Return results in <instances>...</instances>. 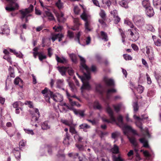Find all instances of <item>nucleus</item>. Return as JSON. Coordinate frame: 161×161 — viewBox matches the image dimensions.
Listing matches in <instances>:
<instances>
[{
    "instance_id": "nucleus-13",
    "label": "nucleus",
    "mask_w": 161,
    "mask_h": 161,
    "mask_svg": "<svg viewBox=\"0 0 161 161\" xmlns=\"http://www.w3.org/2000/svg\"><path fill=\"white\" fill-rule=\"evenodd\" d=\"M41 5L43 7L44 13L46 16L48 17V19L50 21L55 20L53 15L50 12V9L48 7H43L41 3Z\"/></svg>"
},
{
    "instance_id": "nucleus-39",
    "label": "nucleus",
    "mask_w": 161,
    "mask_h": 161,
    "mask_svg": "<svg viewBox=\"0 0 161 161\" xmlns=\"http://www.w3.org/2000/svg\"><path fill=\"white\" fill-rule=\"evenodd\" d=\"M130 142L134 146H136L137 143L135 138L133 137H128Z\"/></svg>"
},
{
    "instance_id": "nucleus-59",
    "label": "nucleus",
    "mask_w": 161,
    "mask_h": 161,
    "mask_svg": "<svg viewBox=\"0 0 161 161\" xmlns=\"http://www.w3.org/2000/svg\"><path fill=\"white\" fill-rule=\"evenodd\" d=\"M74 138L75 140H77L79 142H81L83 139V138L80 136L78 134L75 135L74 136Z\"/></svg>"
},
{
    "instance_id": "nucleus-26",
    "label": "nucleus",
    "mask_w": 161,
    "mask_h": 161,
    "mask_svg": "<svg viewBox=\"0 0 161 161\" xmlns=\"http://www.w3.org/2000/svg\"><path fill=\"white\" fill-rule=\"evenodd\" d=\"M116 92V90L114 88L108 89L106 92L107 99H109L110 98L111 94Z\"/></svg>"
},
{
    "instance_id": "nucleus-4",
    "label": "nucleus",
    "mask_w": 161,
    "mask_h": 161,
    "mask_svg": "<svg viewBox=\"0 0 161 161\" xmlns=\"http://www.w3.org/2000/svg\"><path fill=\"white\" fill-rule=\"evenodd\" d=\"M42 93L43 94L44 98L48 103H50V99L51 98L55 102H60L63 100V96L58 93L53 94V92L47 87L42 91Z\"/></svg>"
},
{
    "instance_id": "nucleus-27",
    "label": "nucleus",
    "mask_w": 161,
    "mask_h": 161,
    "mask_svg": "<svg viewBox=\"0 0 161 161\" xmlns=\"http://www.w3.org/2000/svg\"><path fill=\"white\" fill-rule=\"evenodd\" d=\"M113 106L115 111L118 112L119 111L121 108L123 107V105L121 103H120L116 105H113Z\"/></svg>"
},
{
    "instance_id": "nucleus-11",
    "label": "nucleus",
    "mask_w": 161,
    "mask_h": 161,
    "mask_svg": "<svg viewBox=\"0 0 161 161\" xmlns=\"http://www.w3.org/2000/svg\"><path fill=\"white\" fill-rule=\"evenodd\" d=\"M133 20L135 24L139 27L142 26L144 24L143 18L139 16L134 15Z\"/></svg>"
},
{
    "instance_id": "nucleus-12",
    "label": "nucleus",
    "mask_w": 161,
    "mask_h": 161,
    "mask_svg": "<svg viewBox=\"0 0 161 161\" xmlns=\"http://www.w3.org/2000/svg\"><path fill=\"white\" fill-rule=\"evenodd\" d=\"M128 31L130 32V34L131 36L132 41L134 42L137 41L139 37V34L136 31V29L135 28L134 29H129Z\"/></svg>"
},
{
    "instance_id": "nucleus-9",
    "label": "nucleus",
    "mask_w": 161,
    "mask_h": 161,
    "mask_svg": "<svg viewBox=\"0 0 161 161\" xmlns=\"http://www.w3.org/2000/svg\"><path fill=\"white\" fill-rule=\"evenodd\" d=\"M9 3L8 6L5 7L7 11H12L17 9L19 7L18 5L15 2V0H6Z\"/></svg>"
},
{
    "instance_id": "nucleus-58",
    "label": "nucleus",
    "mask_w": 161,
    "mask_h": 161,
    "mask_svg": "<svg viewBox=\"0 0 161 161\" xmlns=\"http://www.w3.org/2000/svg\"><path fill=\"white\" fill-rule=\"evenodd\" d=\"M99 15L100 17L102 18V19H105L106 16V14L104 10L102 9H101L100 12L99 13Z\"/></svg>"
},
{
    "instance_id": "nucleus-10",
    "label": "nucleus",
    "mask_w": 161,
    "mask_h": 161,
    "mask_svg": "<svg viewBox=\"0 0 161 161\" xmlns=\"http://www.w3.org/2000/svg\"><path fill=\"white\" fill-rule=\"evenodd\" d=\"M120 127L122 128L124 133L125 135L127 134V131H130L132 132L134 134L139 136V135L137 133L136 131L133 129L132 127L130 125L124 124L123 125Z\"/></svg>"
},
{
    "instance_id": "nucleus-25",
    "label": "nucleus",
    "mask_w": 161,
    "mask_h": 161,
    "mask_svg": "<svg viewBox=\"0 0 161 161\" xmlns=\"http://www.w3.org/2000/svg\"><path fill=\"white\" fill-rule=\"evenodd\" d=\"M70 140V135L68 133L66 132V135L65 136V137L64 138L63 142L64 145H66L68 146L69 144V141Z\"/></svg>"
},
{
    "instance_id": "nucleus-2",
    "label": "nucleus",
    "mask_w": 161,
    "mask_h": 161,
    "mask_svg": "<svg viewBox=\"0 0 161 161\" xmlns=\"http://www.w3.org/2000/svg\"><path fill=\"white\" fill-rule=\"evenodd\" d=\"M134 119L136 120L135 124L137 126L139 127L141 130V132L142 133L144 137L140 138L139 139L140 142L143 144V147L146 148H149V145L148 144V141L146 139L145 137L150 138V135L148 132V130L147 128H145L143 130L142 126V123L141 120V118L139 117L136 116L135 114L133 116Z\"/></svg>"
},
{
    "instance_id": "nucleus-20",
    "label": "nucleus",
    "mask_w": 161,
    "mask_h": 161,
    "mask_svg": "<svg viewBox=\"0 0 161 161\" xmlns=\"http://www.w3.org/2000/svg\"><path fill=\"white\" fill-rule=\"evenodd\" d=\"M99 38L105 42H107L108 40V35L105 32L102 31L99 35Z\"/></svg>"
},
{
    "instance_id": "nucleus-37",
    "label": "nucleus",
    "mask_w": 161,
    "mask_h": 161,
    "mask_svg": "<svg viewBox=\"0 0 161 161\" xmlns=\"http://www.w3.org/2000/svg\"><path fill=\"white\" fill-rule=\"evenodd\" d=\"M111 2L108 0H102V3L103 6L106 7L107 6L109 8L111 4Z\"/></svg>"
},
{
    "instance_id": "nucleus-36",
    "label": "nucleus",
    "mask_w": 161,
    "mask_h": 161,
    "mask_svg": "<svg viewBox=\"0 0 161 161\" xmlns=\"http://www.w3.org/2000/svg\"><path fill=\"white\" fill-rule=\"evenodd\" d=\"M56 59L58 62L59 63H64L66 61V60L64 58H60L58 57L57 55H56Z\"/></svg>"
},
{
    "instance_id": "nucleus-34",
    "label": "nucleus",
    "mask_w": 161,
    "mask_h": 161,
    "mask_svg": "<svg viewBox=\"0 0 161 161\" xmlns=\"http://www.w3.org/2000/svg\"><path fill=\"white\" fill-rule=\"evenodd\" d=\"M153 5L157 8H159L161 5V0H153Z\"/></svg>"
},
{
    "instance_id": "nucleus-1",
    "label": "nucleus",
    "mask_w": 161,
    "mask_h": 161,
    "mask_svg": "<svg viewBox=\"0 0 161 161\" xmlns=\"http://www.w3.org/2000/svg\"><path fill=\"white\" fill-rule=\"evenodd\" d=\"M80 60V70L83 73V76H80L77 73L76 74L81 79L83 84L81 87L82 92L83 90L86 89L89 90L91 88V86L89 84V80L91 78L90 71L91 70L94 72L96 70V67L94 65H92L91 69L89 68L85 64V60L84 58L80 55H79Z\"/></svg>"
},
{
    "instance_id": "nucleus-50",
    "label": "nucleus",
    "mask_w": 161,
    "mask_h": 161,
    "mask_svg": "<svg viewBox=\"0 0 161 161\" xmlns=\"http://www.w3.org/2000/svg\"><path fill=\"white\" fill-rule=\"evenodd\" d=\"M8 71L10 76L13 78L14 77L15 75L14 69L11 66H9L8 69Z\"/></svg>"
},
{
    "instance_id": "nucleus-8",
    "label": "nucleus",
    "mask_w": 161,
    "mask_h": 161,
    "mask_svg": "<svg viewBox=\"0 0 161 161\" xmlns=\"http://www.w3.org/2000/svg\"><path fill=\"white\" fill-rule=\"evenodd\" d=\"M142 50L144 53L146 51V55L147 56L150 60L152 61L154 59V55L152 47L150 46H147L144 49H142Z\"/></svg>"
},
{
    "instance_id": "nucleus-23",
    "label": "nucleus",
    "mask_w": 161,
    "mask_h": 161,
    "mask_svg": "<svg viewBox=\"0 0 161 161\" xmlns=\"http://www.w3.org/2000/svg\"><path fill=\"white\" fill-rule=\"evenodd\" d=\"M24 105V103L21 102L19 101H16L13 104V106L14 108H19L21 111H22L23 108L21 107Z\"/></svg>"
},
{
    "instance_id": "nucleus-17",
    "label": "nucleus",
    "mask_w": 161,
    "mask_h": 161,
    "mask_svg": "<svg viewBox=\"0 0 161 161\" xmlns=\"http://www.w3.org/2000/svg\"><path fill=\"white\" fill-rule=\"evenodd\" d=\"M55 15L59 23H64L66 21V19L64 17V14L62 12L56 13Z\"/></svg>"
},
{
    "instance_id": "nucleus-41",
    "label": "nucleus",
    "mask_w": 161,
    "mask_h": 161,
    "mask_svg": "<svg viewBox=\"0 0 161 161\" xmlns=\"http://www.w3.org/2000/svg\"><path fill=\"white\" fill-rule=\"evenodd\" d=\"M93 106L94 109L100 110L102 108L101 106L97 101H96L94 102Z\"/></svg>"
},
{
    "instance_id": "nucleus-62",
    "label": "nucleus",
    "mask_w": 161,
    "mask_h": 161,
    "mask_svg": "<svg viewBox=\"0 0 161 161\" xmlns=\"http://www.w3.org/2000/svg\"><path fill=\"white\" fill-rule=\"evenodd\" d=\"M25 104V105H27L28 107L30 108H33V105L32 102L30 101H26Z\"/></svg>"
},
{
    "instance_id": "nucleus-48",
    "label": "nucleus",
    "mask_w": 161,
    "mask_h": 161,
    "mask_svg": "<svg viewBox=\"0 0 161 161\" xmlns=\"http://www.w3.org/2000/svg\"><path fill=\"white\" fill-rule=\"evenodd\" d=\"M155 91L154 90H149L147 93V96L149 97H152L155 95Z\"/></svg>"
},
{
    "instance_id": "nucleus-18",
    "label": "nucleus",
    "mask_w": 161,
    "mask_h": 161,
    "mask_svg": "<svg viewBox=\"0 0 161 161\" xmlns=\"http://www.w3.org/2000/svg\"><path fill=\"white\" fill-rule=\"evenodd\" d=\"M10 33V29L8 26L5 24L1 27V31H0V33L5 34L8 35Z\"/></svg>"
},
{
    "instance_id": "nucleus-43",
    "label": "nucleus",
    "mask_w": 161,
    "mask_h": 161,
    "mask_svg": "<svg viewBox=\"0 0 161 161\" xmlns=\"http://www.w3.org/2000/svg\"><path fill=\"white\" fill-rule=\"evenodd\" d=\"M119 4L121 6L125 8H127L128 7L127 3L125 0H123L120 1L119 2Z\"/></svg>"
},
{
    "instance_id": "nucleus-40",
    "label": "nucleus",
    "mask_w": 161,
    "mask_h": 161,
    "mask_svg": "<svg viewBox=\"0 0 161 161\" xmlns=\"http://www.w3.org/2000/svg\"><path fill=\"white\" fill-rule=\"evenodd\" d=\"M61 121L63 124L66 125H68L69 127L72 125L73 124L72 122L71 121H69L64 119H61Z\"/></svg>"
},
{
    "instance_id": "nucleus-61",
    "label": "nucleus",
    "mask_w": 161,
    "mask_h": 161,
    "mask_svg": "<svg viewBox=\"0 0 161 161\" xmlns=\"http://www.w3.org/2000/svg\"><path fill=\"white\" fill-rule=\"evenodd\" d=\"M133 106L134 108V111L135 112L137 111L138 109V106L137 103V102H135L133 103Z\"/></svg>"
},
{
    "instance_id": "nucleus-30",
    "label": "nucleus",
    "mask_w": 161,
    "mask_h": 161,
    "mask_svg": "<svg viewBox=\"0 0 161 161\" xmlns=\"http://www.w3.org/2000/svg\"><path fill=\"white\" fill-rule=\"evenodd\" d=\"M96 90L98 92L102 94L104 91L103 87L100 84H98L96 85Z\"/></svg>"
},
{
    "instance_id": "nucleus-22",
    "label": "nucleus",
    "mask_w": 161,
    "mask_h": 161,
    "mask_svg": "<svg viewBox=\"0 0 161 161\" xmlns=\"http://www.w3.org/2000/svg\"><path fill=\"white\" fill-rule=\"evenodd\" d=\"M56 85L57 88L64 90V80L63 79H58L56 81Z\"/></svg>"
},
{
    "instance_id": "nucleus-19",
    "label": "nucleus",
    "mask_w": 161,
    "mask_h": 161,
    "mask_svg": "<svg viewBox=\"0 0 161 161\" xmlns=\"http://www.w3.org/2000/svg\"><path fill=\"white\" fill-rule=\"evenodd\" d=\"M12 153L14 155L15 158L17 160H19L20 158V148L18 147L14 148L12 151Z\"/></svg>"
},
{
    "instance_id": "nucleus-54",
    "label": "nucleus",
    "mask_w": 161,
    "mask_h": 161,
    "mask_svg": "<svg viewBox=\"0 0 161 161\" xmlns=\"http://www.w3.org/2000/svg\"><path fill=\"white\" fill-rule=\"evenodd\" d=\"M69 101L72 106L76 105L78 107H80L81 106L79 103H77L75 101H72V100L71 98H69Z\"/></svg>"
},
{
    "instance_id": "nucleus-3",
    "label": "nucleus",
    "mask_w": 161,
    "mask_h": 161,
    "mask_svg": "<svg viewBox=\"0 0 161 161\" xmlns=\"http://www.w3.org/2000/svg\"><path fill=\"white\" fill-rule=\"evenodd\" d=\"M106 104V110L110 117V120L104 118H102L103 121L108 123H116L120 127L124 124L123 122V118L121 115H119L117 118V121L114 115V112L109 105V103L106 100H105Z\"/></svg>"
},
{
    "instance_id": "nucleus-46",
    "label": "nucleus",
    "mask_w": 161,
    "mask_h": 161,
    "mask_svg": "<svg viewBox=\"0 0 161 161\" xmlns=\"http://www.w3.org/2000/svg\"><path fill=\"white\" fill-rule=\"evenodd\" d=\"M140 152L143 153L144 156L147 159H148L149 158L150 156V154L147 151H144L143 149H141L140 150Z\"/></svg>"
},
{
    "instance_id": "nucleus-49",
    "label": "nucleus",
    "mask_w": 161,
    "mask_h": 161,
    "mask_svg": "<svg viewBox=\"0 0 161 161\" xmlns=\"http://www.w3.org/2000/svg\"><path fill=\"white\" fill-rule=\"evenodd\" d=\"M144 88L143 86L139 85L137 87V91L139 93L141 94L143 92L144 90Z\"/></svg>"
},
{
    "instance_id": "nucleus-5",
    "label": "nucleus",
    "mask_w": 161,
    "mask_h": 161,
    "mask_svg": "<svg viewBox=\"0 0 161 161\" xmlns=\"http://www.w3.org/2000/svg\"><path fill=\"white\" fill-rule=\"evenodd\" d=\"M29 112L31 117V124L34 125L36 127H37V125L36 123L39 122V118L40 116L39 110L37 108H34L32 109H30Z\"/></svg>"
},
{
    "instance_id": "nucleus-7",
    "label": "nucleus",
    "mask_w": 161,
    "mask_h": 161,
    "mask_svg": "<svg viewBox=\"0 0 161 161\" xmlns=\"http://www.w3.org/2000/svg\"><path fill=\"white\" fill-rule=\"evenodd\" d=\"M33 9V7L32 5H30L28 8H26L25 10H20L19 11L21 14L20 18L23 20L24 18L25 19V22H27L28 21V18L31 16L29 13L32 11Z\"/></svg>"
},
{
    "instance_id": "nucleus-51",
    "label": "nucleus",
    "mask_w": 161,
    "mask_h": 161,
    "mask_svg": "<svg viewBox=\"0 0 161 161\" xmlns=\"http://www.w3.org/2000/svg\"><path fill=\"white\" fill-rule=\"evenodd\" d=\"M69 85L71 88V90L73 92H75L76 91L75 86L72 82H68Z\"/></svg>"
},
{
    "instance_id": "nucleus-32",
    "label": "nucleus",
    "mask_w": 161,
    "mask_h": 161,
    "mask_svg": "<svg viewBox=\"0 0 161 161\" xmlns=\"http://www.w3.org/2000/svg\"><path fill=\"white\" fill-rule=\"evenodd\" d=\"M55 6L59 9L63 8L64 3L61 0H58L55 3Z\"/></svg>"
},
{
    "instance_id": "nucleus-35",
    "label": "nucleus",
    "mask_w": 161,
    "mask_h": 161,
    "mask_svg": "<svg viewBox=\"0 0 161 161\" xmlns=\"http://www.w3.org/2000/svg\"><path fill=\"white\" fill-rule=\"evenodd\" d=\"M68 156L70 157H73L74 158H76L77 157H78L79 161H85L81 159L80 157H78V153H70L68 154Z\"/></svg>"
},
{
    "instance_id": "nucleus-14",
    "label": "nucleus",
    "mask_w": 161,
    "mask_h": 161,
    "mask_svg": "<svg viewBox=\"0 0 161 161\" xmlns=\"http://www.w3.org/2000/svg\"><path fill=\"white\" fill-rule=\"evenodd\" d=\"M64 37V35L62 33H52L51 36L49 39H51L53 42H54L56 39H58V41L60 42L62 40V38Z\"/></svg>"
},
{
    "instance_id": "nucleus-52",
    "label": "nucleus",
    "mask_w": 161,
    "mask_h": 161,
    "mask_svg": "<svg viewBox=\"0 0 161 161\" xmlns=\"http://www.w3.org/2000/svg\"><path fill=\"white\" fill-rule=\"evenodd\" d=\"M69 132L72 134H78L74 126L72 125L69 127Z\"/></svg>"
},
{
    "instance_id": "nucleus-63",
    "label": "nucleus",
    "mask_w": 161,
    "mask_h": 161,
    "mask_svg": "<svg viewBox=\"0 0 161 161\" xmlns=\"http://www.w3.org/2000/svg\"><path fill=\"white\" fill-rule=\"evenodd\" d=\"M154 44L157 46L160 47L161 46V40L160 39H158L154 41Z\"/></svg>"
},
{
    "instance_id": "nucleus-29",
    "label": "nucleus",
    "mask_w": 161,
    "mask_h": 161,
    "mask_svg": "<svg viewBox=\"0 0 161 161\" xmlns=\"http://www.w3.org/2000/svg\"><path fill=\"white\" fill-rule=\"evenodd\" d=\"M73 111L74 114L76 115H79L82 117H83L84 116V110H77L75 109H73Z\"/></svg>"
},
{
    "instance_id": "nucleus-57",
    "label": "nucleus",
    "mask_w": 161,
    "mask_h": 161,
    "mask_svg": "<svg viewBox=\"0 0 161 161\" xmlns=\"http://www.w3.org/2000/svg\"><path fill=\"white\" fill-rule=\"evenodd\" d=\"M24 130L25 132L28 134L33 135L34 133L32 130H31L29 129H24Z\"/></svg>"
},
{
    "instance_id": "nucleus-6",
    "label": "nucleus",
    "mask_w": 161,
    "mask_h": 161,
    "mask_svg": "<svg viewBox=\"0 0 161 161\" xmlns=\"http://www.w3.org/2000/svg\"><path fill=\"white\" fill-rule=\"evenodd\" d=\"M80 6L84 9L83 12L81 15L80 17L82 19L85 21V31L86 32L90 31L92 29V28L91 26L90 22L91 16L90 15L86 14L85 12L84 8L83 7V6L82 5H81Z\"/></svg>"
},
{
    "instance_id": "nucleus-44",
    "label": "nucleus",
    "mask_w": 161,
    "mask_h": 161,
    "mask_svg": "<svg viewBox=\"0 0 161 161\" xmlns=\"http://www.w3.org/2000/svg\"><path fill=\"white\" fill-rule=\"evenodd\" d=\"M39 58L40 61H42L43 59L46 58V56L43 54L42 52H39L38 53Z\"/></svg>"
},
{
    "instance_id": "nucleus-33",
    "label": "nucleus",
    "mask_w": 161,
    "mask_h": 161,
    "mask_svg": "<svg viewBox=\"0 0 161 161\" xmlns=\"http://www.w3.org/2000/svg\"><path fill=\"white\" fill-rule=\"evenodd\" d=\"M41 127L43 130H47L50 128V125L48 124L47 121H45L42 123Z\"/></svg>"
},
{
    "instance_id": "nucleus-15",
    "label": "nucleus",
    "mask_w": 161,
    "mask_h": 161,
    "mask_svg": "<svg viewBox=\"0 0 161 161\" xmlns=\"http://www.w3.org/2000/svg\"><path fill=\"white\" fill-rule=\"evenodd\" d=\"M58 107L61 112H66L68 109H72L65 103H60Z\"/></svg>"
},
{
    "instance_id": "nucleus-16",
    "label": "nucleus",
    "mask_w": 161,
    "mask_h": 161,
    "mask_svg": "<svg viewBox=\"0 0 161 161\" xmlns=\"http://www.w3.org/2000/svg\"><path fill=\"white\" fill-rule=\"evenodd\" d=\"M103 81L107 86L111 87L114 86V80L111 78H109L107 76H105L103 78Z\"/></svg>"
},
{
    "instance_id": "nucleus-21",
    "label": "nucleus",
    "mask_w": 161,
    "mask_h": 161,
    "mask_svg": "<svg viewBox=\"0 0 161 161\" xmlns=\"http://www.w3.org/2000/svg\"><path fill=\"white\" fill-rule=\"evenodd\" d=\"M146 14L147 16L151 17L154 14V12L153 8L151 6L145 9Z\"/></svg>"
},
{
    "instance_id": "nucleus-38",
    "label": "nucleus",
    "mask_w": 161,
    "mask_h": 161,
    "mask_svg": "<svg viewBox=\"0 0 161 161\" xmlns=\"http://www.w3.org/2000/svg\"><path fill=\"white\" fill-rule=\"evenodd\" d=\"M142 5L145 9L150 6L149 1L148 0H143L142 1Z\"/></svg>"
},
{
    "instance_id": "nucleus-64",
    "label": "nucleus",
    "mask_w": 161,
    "mask_h": 161,
    "mask_svg": "<svg viewBox=\"0 0 161 161\" xmlns=\"http://www.w3.org/2000/svg\"><path fill=\"white\" fill-rule=\"evenodd\" d=\"M90 155L89 157H88L90 161H97V159L96 158H95L90 153H89Z\"/></svg>"
},
{
    "instance_id": "nucleus-60",
    "label": "nucleus",
    "mask_w": 161,
    "mask_h": 161,
    "mask_svg": "<svg viewBox=\"0 0 161 161\" xmlns=\"http://www.w3.org/2000/svg\"><path fill=\"white\" fill-rule=\"evenodd\" d=\"M124 58L126 60H131L132 59V57L130 55L127 54H124L123 55Z\"/></svg>"
},
{
    "instance_id": "nucleus-56",
    "label": "nucleus",
    "mask_w": 161,
    "mask_h": 161,
    "mask_svg": "<svg viewBox=\"0 0 161 161\" xmlns=\"http://www.w3.org/2000/svg\"><path fill=\"white\" fill-rule=\"evenodd\" d=\"M69 57L73 62L75 63L76 62V56L75 54L73 53L70 54Z\"/></svg>"
},
{
    "instance_id": "nucleus-45",
    "label": "nucleus",
    "mask_w": 161,
    "mask_h": 161,
    "mask_svg": "<svg viewBox=\"0 0 161 161\" xmlns=\"http://www.w3.org/2000/svg\"><path fill=\"white\" fill-rule=\"evenodd\" d=\"M14 83L15 85H18L19 83L22 84L23 81L21 80L19 77H17L15 79L14 81Z\"/></svg>"
},
{
    "instance_id": "nucleus-55",
    "label": "nucleus",
    "mask_w": 161,
    "mask_h": 161,
    "mask_svg": "<svg viewBox=\"0 0 161 161\" xmlns=\"http://www.w3.org/2000/svg\"><path fill=\"white\" fill-rule=\"evenodd\" d=\"M146 29L148 31L154 32L155 31V30L153 27L150 25H147L146 27Z\"/></svg>"
},
{
    "instance_id": "nucleus-47",
    "label": "nucleus",
    "mask_w": 161,
    "mask_h": 161,
    "mask_svg": "<svg viewBox=\"0 0 161 161\" xmlns=\"http://www.w3.org/2000/svg\"><path fill=\"white\" fill-rule=\"evenodd\" d=\"M3 58L7 60L8 62L10 63V64H12L11 59L9 55H5L3 56Z\"/></svg>"
},
{
    "instance_id": "nucleus-31",
    "label": "nucleus",
    "mask_w": 161,
    "mask_h": 161,
    "mask_svg": "<svg viewBox=\"0 0 161 161\" xmlns=\"http://www.w3.org/2000/svg\"><path fill=\"white\" fill-rule=\"evenodd\" d=\"M79 127L80 129H83L84 131L86 132L88 131V129L90 128V126L86 123L82 124L80 125Z\"/></svg>"
},
{
    "instance_id": "nucleus-28",
    "label": "nucleus",
    "mask_w": 161,
    "mask_h": 161,
    "mask_svg": "<svg viewBox=\"0 0 161 161\" xmlns=\"http://www.w3.org/2000/svg\"><path fill=\"white\" fill-rule=\"evenodd\" d=\"M82 32L79 31L77 32L75 34V40L77 42L80 44L81 45L80 40V36L82 35Z\"/></svg>"
},
{
    "instance_id": "nucleus-53",
    "label": "nucleus",
    "mask_w": 161,
    "mask_h": 161,
    "mask_svg": "<svg viewBox=\"0 0 161 161\" xmlns=\"http://www.w3.org/2000/svg\"><path fill=\"white\" fill-rule=\"evenodd\" d=\"M125 23V24L129 25L131 28H133L134 27V26L130 21L128 19H126L124 21Z\"/></svg>"
},
{
    "instance_id": "nucleus-42",
    "label": "nucleus",
    "mask_w": 161,
    "mask_h": 161,
    "mask_svg": "<svg viewBox=\"0 0 161 161\" xmlns=\"http://www.w3.org/2000/svg\"><path fill=\"white\" fill-rule=\"evenodd\" d=\"M112 152L114 153H119V148L116 144H114L113 147L111 149Z\"/></svg>"
},
{
    "instance_id": "nucleus-24",
    "label": "nucleus",
    "mask_w": 161,
    "mask_h": 161,
    "mask_svg": "<svg viewBox=\"0 0 161 161\" xmlns=\"http://www.w3.org/2000/svg\"><path fill=\"white\" fill-rule=\"evenodd\" d=\"M57 69L62 76L66 75V72L67 70V68L64 66L58 67Z\"/></svg>"
}]
</instances>
